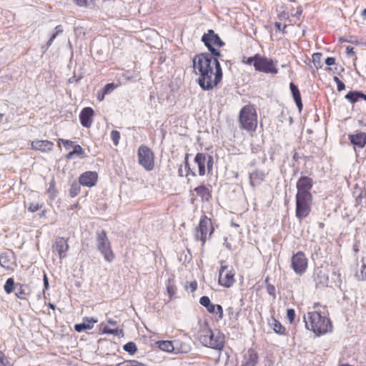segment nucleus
Here are the masks:
<instances>
[{
    "label": "nucleus",
    "instance_id": "obj_2",
    "mask_svg": "<svg viewBox=\"0 0 366 366\" xmlns=\"http://www.w3.org/2000/svg\"><path fill=\"white\" fill-rule=\"evenodd\" d=\"M303 319L305 327L317 336L323 335L332 330L327 307L319 302L314 303L312 310L308 311Z\"/></svg>",
    "mask_w": 366,
    "mask_h": 366
},
{
    "label": "nucleus",
    "instance_id": "obj_48",
    "mask_svg": "<svg viewBox=\"0 0 366 366\" xmlns=\"http://www.w3.org/2000/svg\"><path fill=\"white\" fill-rule=\"evenodd\" d=\"M333 80L336 83L337 89L339 92H341L345 89V84L337 76H334Z\"/></svg>",
    "mask_w": 366,
    "mask_h": 366
},
{
    "label": "nucleus",
    "instance_id": "obj_11",
    "mask_svg": "<svg viewBox=\"0 0 366 366\" xmlns=\"http://www.w3.org/2000/svg\"><path fill=\"white\" fill-rule=\"evenodd\" d=\"M307 267L308 260L303 252L299 251L292 255L291 258V267L297 274H303L306 272Z\"/></svg>",
    "mask_w": 366,
    "mask_h": 366
},
{
    "label": "nucleus",
    "instance_id": "obj_33",
    "mask_svg": "<svg viewBox=\"0 0 366 366\" xmlns=\"http://www.w3.org/2000/svg\"><path fill=\"white\" fill-rule=\"evenodd\" d=\"M322 54L320 52H317L312 54V62L317 69L322 68Z\"/></svg>",
    "mask_w": 366,
    "mask_h": 366
},
{
    "label": "nucleus",
    "instance_id": "obj_58",
    "mask_svg": "<svg viewBox=\"0 0 366 366\" xmlns=\"http://www.w3.org/2000/svg\"><path fill=\"white\" fill-rule=\"evenodd\" d=\"M108 323L111 325L116 326L117 325V322L115 320H113L112 319H109L107 320Z\"/></svg>",
    "mask_w": 366,
    "mask_h": 366
},
{
    "label": "nucleus",
    "instance_id": "obj_43",
    "mask_svg": "<svg viewBox=\"0 0 366 366\" xmlns=\"http://www.w3.org/2000/svg\"><path fill=\"white\" fill-rule=\"evenodd\" d=\"M184 164H185V168L187 169V175L190 174L193 177H195L197 175L196 172L191 169L189 163V154H187L184 157Z\"/></svg>",
    "mask_w": 366,
    "mask_h": 366
},
{
    "label": "nucleus",
    "instance_id": "obj_8",
    "mask_svg": "<svg viewBox=\"0 0 366 366\" xmlns=\"http://www.w3.org/2000/svg\"><path fill=\"white\" fill-rule=\"evenodd\" d=\"M138 163L146 170L152 171L155 166L154 153L147 145L142 144L137 150Z\"/></svg>",
    "mask_w": 366,
    "mask_h": 366
},
{
    "label": "nucleus",
    "instance_id": "obj_19",
    "mask_svg": "<svg viewBox=\"0 0 366 366\" xmlns=\"http://www.w3.org/2000/svg\"><path fill=\"white\" fill-rule=\"evenodd\" d=\"M31 148L35 151L48 153L54 148V143L49 140H34L31 142Z\"/></svg>",
    "mask_w": 366,
    "mask_h": 366
},
{
    "label": "nucleus",
    "instance_id": "obj_5",
    "mask_svg": "<svg viewBox=\"0 0 366 366\" xmlns=\"http://www.w3.org/2000/svg\"><path fill=\"white\" fill-rule=\"evenodd\" d=\"M199 340L203 345L217 350H222L224 345V336L219 332L214 334L207 325L199 330Z\"/></svg>",
    "mask_w": 366,
    "mask_h": 366
},
{
    "label": "nucleus",
    "instance_id": "obj_16",
    "mask_svg": "<svg viewBox=\"0 0 366 366\" xmlns=\"http://www.w3.org/2000/svg\"><path fill=\"white\" fill-rule=\"evenodd\" d=\"M174 353H187L191 350L190 340L185 336L174 340Z\"/></svg>",
    "mask_w": 366,
    "mask_h": 366
},
{
    "label": "nucleus",
    "instance_id": "obj_64",
    "mask_svg": "<svg viewBox=\"0 0 366 366\" xmlns=\"http://www.w3.org/2000/svg\"><path fill=\"white\" fill-rule=\"evenodd\" d=\"M3 117H4V114H0V122L2 120Z\"/></svg>",
    "mask_w": 366,
    "mask_h": 366
},
{
    "label": "nucleus",
    "instance_id": "obj_54",
    "mask_svg": "<svg viewBox=\"0 0 366 366\" xmlns=\"http://www.w3.org/2000/svg\"><path fill=\"white\" fill-rule=\"evenodd\" d=\"M325 64L328 66H332L335 64V59L334 57H327L325 59Z\"/></svg>",
    "mask_w": 366,
    "mask_h": 366
},
{
    "label": "nucleus",
    "instance_id": "obj_50",
    "mask_svg": "<svg viewBox=\"0 0 366 366\" xmlns=\"http://www.w3.org/2000/svg\"><path fill=\"white\" fill-rule=\"evenodd\" d=\"M187 289H189L190 292H193L197 289V281H192L188 284V286L186 287Z\"/></svg>",
    "mask_w": 366,
    "mask_h": 366
},
{
    "label": "nucleus",
    "instance_id": "obj_51",
    "mask_svg": "<svg viewBox=\"0 0 366 366\" xmlns=\"http://www.w3.org/2000/svg\"><path fill=\"white\" fill-rule=\"evenodd\" d=\"M267 292H268L270 295H272V296H273V297H274V296H275V287H274V285H270V284H268V285H267Z\"/></svg>",
    "mask_w": 366,
    "mask_h": 366
},
{
    "label": "nucleus",
    "instance_id": "obj_47",
    "mask_svg": "<svg viewBox=\"0 0 366 366\" xmlns=\"http://www.w3.org/2000/svg\"><path fill=\"white\" fill-rule=\"evenodd\" d=\"M60 143H62V144L66 149H69L70 147H73L74 144V142H73L71 140H69V139H59V140H58L59 146L60 145Z\"/></svg>",
    "mask_w": 366,
    "mask_h": 366
},
{
    "label": "nucleus",
    "instance_id": "obj_12",
    "mask_svg": "<svg viewBox=\"0 0 366 366\" xmlns=\"http://www.w3.org/2000/svg\"><path fill=\"white\" fill-rule=\"evenodd\" d=\"M194 163L198 168V174L204 176L206 174V167L209 172L212 169L213 158L205 153L199 152L194 157Z\"/></svg>",
    "mask_w": 366,
    "mask_h": 366
},
{
    "label": "nucleus",
    "instance_id": "obj_26",
    "mask_svg": "<svg viewBox=\"0 0 366 366\" xmlns=\"http://www.w3.org/2000/svg\"><path fill=\"white\" fill-rule=\"evenodd\" d=\"M97 322V320L94 318H84V322L81 324H76L74 329L76 332H81L84 330H91L93 328L94 323Z\"/></svg>",
    "mask_w": 366,
    "mask_h": 366
},
{
    "label": "nucleus",
    "instance_id": "obj_60",
    "mask_svg": "<svg viewBox=\"0 0 366 366\" xmlns=\"http://www.w3.org/2000/svg\"><path fill=\"white\" fill-rule=\"evenodd\" d=\"M46 212H47V210L46 209H44L41 211V212L39 214V217L41 218H43V217H46Z\"/></svg>",
    "mask_w": 366,
    "mask_h": 366
},
{
    "label": "nucleus",
    "instance_id": "obj_9",
    "mask_svg": "<svg viewBox=\"0 0 366 366\" xmlns=\"http://www.w3.org/2000/svg\"><path fill=\"white\" fill-rule=\"evenodd\" d=\"M295 216L299 221L307 218L312 212L313 197L295 196Z\"/></svg>",
    "mask_w": 366,
    "mask_h": 366
},
{
    "label": "nucleus",
    "instance_id": "obj_23",
    "mask_svg": "<svg viewBox=\"0 0 366 366\" xmlns=\"http://www.w3.org/2000/svg\"><path fill=\"white\" fill-rule=\"evenodd\" d=\"M55 247L58 252L59 258H64L66 257V253L69 247L68 244V240L65 239L64 237L57 238L55 242Z\"/></svg>",
    "mask_w": 366,
    "mask_h": 366
},
{
    "label": "nucleus",
    "instance_id": "obj_32",
    "mask_svg": "<svg viewBox=\"0 0 366 366\" xmlns=\"http://www.w3.org/2000/svg\"><path fill=\"white\" fill-rule=\"evenodd\" d=\"M102 333L122 336L124 335V331L122 329H112L108 325H104L102 329Z\"/></svg>",
    "mask_w": 366,
    "mask_h": 366
},
{
    "label": "nucleus",
    "instance_id": "obj_38",
    "mask_svg": "<svg viewBox=\"0 0 366 366\" xmlns=\"http://www.w3.org/2000/svg\"><path fill=\"white\" fill-rule=\"evenodd\" d=\"M14 280L13 278H9L4 285V290L7 294H11L14 291Z\"/></svg>",
    "mask_w": 366,
    "mask_h": 366
},
{
    "label": "nucleus",
    "instance_id": "obj_55",
    "mask_svg": "<svg viewBox=\"0 0 366 366\" xmlns=\"http://www.w3.org/2000/svg\"><path fill=\"white\" fill-rule=\"evenodd\" d=\"M74 1L79 6H86L88 5L87 0H74Z\"/></svg>",
    "mask_w": 366,
    "mask_h": 366
},
{
    "label": "nucleus",
    "instance_id": "obj_52",
    "mask_svg": "<svg viewBox=\"0 0 366 366\" xmlns=\"http://www.w3.org/2000/svg\"><path fill=\"white\" fill-rule=\"evenodd\" d=\"M274 26H275L277 31H281L283 34L286 33L285 29H286L287 25H285L283 26V28H282V25L280 22H275Z\"/></svg>",
    "mask_w": 366,
    "mask_h": 366
},
{
    "label": "nucleus",
    "instance_id": "obj_29",
    "mask_svg": "<svg viewBox=\"0 0 366 366\" xmlns=\"http://www.w3.org/2000/svg\"><path fill=\"white\" fill-rule=\"evenodd\" d=\"M72 147L73 150L69 152L65 157L66 159H71L75 155L80 158H85L86 157L84 149L79 144H74Z\"/></svg>",
    "mask_w": 366,
    "mask_h": 366
},
{
    "label": "nucleus",
    "instance_id": "obj_37",
    "mask_svg": "<svg viewBox=\"0 0 366 366\" xmlns=\"http://www.w3.org/2000/svg\"><path fill=\"white\" fill-rule=\"evenodd\" d=\"M116 366H144V364L137 360H124L118 363Z\"/></svg>",
    "mask_w": 366,
    "mask_h": 366
},
{
    "label": "nucleus",
    "instance_id": "obj_6",
    "mask_svg": "<svg viewBox=\"0 0 366 366\" xmlns=\"http://www.w3.org/2000/svg\"><path fill=\"white\" fill-rule=\"evenodd\" d=\"M214 228L212 219L206 215H202L198 225L194 230V239L202 242L204 247L207 239L214 233Z\"/></svg>",
    "mask_w": 366,
    "mask_h": 366
},
{
    "label": "nucleus",
    "instance_id": "obj_57",
    "mask_svg": "<svg viewBox=\"0 0 366 366\" xmlns=\"http://www.w3.org/2000/svg\"><path fill=\"white\" fill-rule=\"evenodd\" d=\"M105 94H104V92H102L101 94L99 93L98 95H97V99L99 101V102H102L104 99V97H105Z\"/></svg>",
    "mask_w": 366,
    "mask_h": 366
},
{
    "label": "nucleus",
    "instance_id": "obj_34",
    "mask_svg": "<svg viewBox=\"0 0 366 366\" xmlns=\"http://www.w3.org/2000/svg\"><path fill=\"white\" fill-rule=\"evenodd\" d=\"M80 186L77 183L74 182L71 184L69 189V195L71 197H75L80 193Z\"/></svg>",
    "mask_w": 366,
    "mask_h": 366
},
{
    "label": "nucleus",
    "instance_id": "obj_36",
    "mask_svg": "<svg viewBox=\"0 0 366 366\" xmlns=\"http://www.w3.org/2000/svg\"><path fill=\"white\" fill-rule=\"evenodd\" d=\"M124 350L129 352L130 355H134L137 350V347L134 342H129L124 345Z\"/></svg>",
    "mask_w": 366,
    "mask_h": 366
},
{
    "label": "nucleus",
    "instance_id": "obj_10",
    "mask_svg": "<svg viewBox=\"0 0 366 366\" xmlns=\"http://www.w3.org/2000/svg\"><path fill=\"white\" fill-rule=\"evenodd\" d=\"M235 282V271L233 267L222 264L219 269L218 282L219 285L229 288L233 286Z\"/></svg>",
    "mask_w": 366,
    "mask_h": 366
},
{
    "label": "nucleus",
    "instance_id": "obj_17",
    "mask_svg": "<svg viewBox=\"0 0 366 366\" xmlns=\"http://www.w3.org/2000/svg\"><path fill=\"white\" fill-rule=\"evenodd\" d=\"M98 181L97 172L87 171L82 173L79 177V182L81 185L92 187L96 185Z\"/></svg>",
    "mask_w": 366,
    "mask_h": 366
},
{
    "label": "nucleus",
    "instance_id": "obj_18",
    "mask_svg": "<svg viewBox=\"0 0 366 366\" xmlns=\"http://www.w3.org/2000/svg\"><path fill=\"white\" fill-rule=\"evenodd\" d=\"M15 264V257L13 252H6L0 254V265L6 270L13 271Z\"/></svg>",
    "mask_w": 366,
    "mask_h": 366
},
{
    "label": "nucleus",
    "instance_id": "obj_25",
    "mask_svg": "<svg viewBox=\"0 0 366 366\" xmlns=\"http://www.w3.org/2000/svg\"><path fill=\"white\" fill-rule=\"evenodd\" d=\"M290 89L291 90V93L294 99V101L295 102V104L299 111L301 112L303 107V104L302 102L300 92L298 87L293 82H291L290 84Z\"/></svg>",
    "mask_w": 366,
    "mask_h": 366
},
{
    "label": "nucleus",
    "instance_id": "obj_46",
    "mask_svg": "<svg viewBox=\"0 0 366 366\" xmlns=\"http://www.w3.org/2000/svg\"><path fill=\"white\" fill-rule=\"evenodd\" d=\"M41 207L42 204H40L38 202H31L29 204L28 211L34 213L40 209Z\"/></svg>",
    "mask_w": 366,
    "mask_h": 366
},
{
    "label": "nucleus",
    "instance_id": "obj_14",
    "mask_svg": "<svg viewBox=\"0 0 366 366\" xmlns=\"http://www.w3.org/2000/svg\"><path fill=\"white\" fill-rule=\"evenodd\" d=\"M201 305L207 309V311L212 315H216L217 320L223 318V308L220 305H215L211 302L210 299L207 296H202L199 299Z\"/></svg>",
    "mask_w": 366,
    "mask_h": 366
},
{
    "label": "nucleus",
    "instance_id": "obj_53",
    "mask_svg": "<svg viewBox=\"0 0 366 366\" xmlns=\"http://www.w3.org/2000/svg\"><path fill=\"white\" fill-rule=\"evenodd\" d=\"M346 54L349 56H354L355 55L354 48L350 46H346Z\"/></svg>",
    "mask_w": 366,
    "mask_h": 366
},
{
    "label": "nucleus",
    "instance_id": "obj_45",
    "mask_svg": "<svg viewBox=\"0 0 366 366\" xmlns=\"http://www.w3.org/2000/svg\"><path fill=\"white\" fill-rule=\"evenodd\" d=\"M117 87V84H115L114 83H109L104 86V87L102 89V92H104V94H108Z\"/></svg>",
    "mask_w": 366,
    "mask_h": 366
},
{
    "label": "nucleus",
    "instance_id": "obj_28",
    "mask_svg": "<svg viewBox=\"0 0 366 366\" xmlns=\"http://www.w3.org/2000/svg\"><path fill=\"white\" fill-rule=\"evenodd\" d=\"M269 325L270 327L274 330V332L280 335H287V330L285 327H284L281 322L275 319L274 317H272L271 320V322H269Z\"/></svg>",
    "mask_w": 366,
    "mask_h": 366
},
{
    "label": "nucleus",
    "instance_id": "obj_31",
    "mask_svg": "<svg viewBox=\"0 0 366 366\" xmlns=\"http://www.w3.org/2000/svg\"><path fill=\"white\" fill-rule=\"evenodd\" d=\"M177 287L173 279H169L167 282V292L169 299H172L177 292Z\"/></svg>",
    "mask_w": 366,
    "mask_h": 366
},
{
    "label": "nucleus",
    "instance_id": "obj_44",
    "mask_svg": "<svg viewBox=\"0 0 366 366\" xmlns=\"http://www.w3.org/2000/svg\"><path fill=\"white\" fill-rule=\"evenodd\" d=\"M111 139L115 146L118 145L120 139V133L117 130L111 132Z\"/></svg>",
    "mask_w": 366,
    "mask_h": 366
},
{
    "label": "nucleus",
    "instance_id": "obj_22",
    "mask_svg": "<svg viewBox=\"0 0 366 366\" xmlns=\"http://www.w3.org/2000/svg\"><path fill=\"white\" fill-rule=\"evenodd\" d=\"M264 172L256 169L249 175V184L252 187L259 185L265 179Z\"/></svg>",
    "mask_w": 366,
    "mask_h": 366
},
{
    "label": "nucleus",
    "instance_id": "obj_39",
    "mask_svg": "<svg viewBox=\"0 0 366 366\" xmlns=\"http://www.w3.org/2000/svg\"><path fill=\"white\" fill-rule=\"evenodd\" d=\"M345 98L350 101L351 103H355L360 99L359 92H348Z\"/></svg>",
    "mask_w": 366,
    "mask_h": 366
},
{
    "label": "nucleus",
    "instance_id": "obj_35",
    "mask_svg": "<svg viewBox=\"0 0 366 366\" xmlns=\"http://www.w3.org/2000/svg\"><path fill=\"white\" fill-rule=\"evenodd\" d=\"M360 273L362 280H366V256L361 259Z\"/></svg>",
    "mask_w": 366,
    "mask_h": 366
},
{
    "label": "nucleus",
    "instance_id": "obj_30",
    "mask_svg": "<svg viewBox=\"0 0 366 366\" xmlns=\"http://www.w3.org/2000/svg\"><path fill=\"white\" fill-rule=\"evenodd\" d=\"M174 340H160L156 342L158 347L164 352L174 353Z\"/></svg>",
    "mask_w": 366,
    "mask_h": 366
},
{
    "label": "nucleus",
    "instance_id": "obj_49",
    "mask_svg": "<svg viewBox=\"0 0 366 366\" xmlns=\"http://www.w3.org/2000/svg\"><path fill=\"white\" fill-rule=\"evenodd\" d=\"M47 192L50 194L51 197V196L54 197L56 195V191L55 189V182L54 181H52L50 183L49 188L48 189Z\"/></svg>",
    "mask_w": 366,
    "mask_h": 366
},
{
    "label": "nucleus",
    "instance_id": "obj_13",
    "mask_svg": "<svg viewBox=\"0 0 366 366\" xmlns=\"http://www.w3.org/2000/svg\"><path fill=\"white\" fill-rule=\"evenodd\" d=\"M313 187V179L307 176L300 177L296 183L297 193L298 197H313L311 189Z\"/></svg>",
    "mask_w": 366,
    "mask_h": 366
},
{
    "label": "nucleus",
    "instance_id": "obj_40",
    "mask_svg": "<svg viewBox=\"0 0 366 366\" xmlns=\"http://www.w3.org/2000/svg\"><path fill=\"white\" fill-rule=\"evenodd\" d=\"M0 366H14V364L10 362L9 358L0 350Z\"/></svg>",
    "mask_w": 366,
    "mask_h": 366
},
{
    "label": "nucleus",
    "instance_id": "obj_27",
    "mask_svg": "<svg viewBox=\"0 0 366 366\" xmlns=\"http://www.w3.org/2000/svg\"><path fill=\"white\" fill-rule=\"evenodd\" d=\"M30 295L29 287L26 285L16 284V292L15 295L20 300H26L27 297Z\"/></svg>",
    "mask_w": 366,
    "mask_h": 366
},
{
    "label": "nucleus",
    "instance_id": "obj_61",
    "mask_svg": "<svg viewBox=\"0 0 366 366\" xmlns=\"http://www.w3.org/2000/svg\"><path fill=\"white\" fill-rule=\"evenodd\" d=\"M359 97H360V99H364L365 101H366V94H365L362 92H359Z\"/></svg>",
    "mask_w": 366,
    "mask_h": 366
},
{
    "label": "nucleus",
    "instance_id": "obj_20",
    "mask_svg": "<svg viewBox=\"0 0 366 366\" xmlns=\"http://www.w3.org/2000/svg\"><path fill=\"white\" fill-rule=\"evenodd\" d=\"M94 112L91 107L84 108L79 114L80 122L86 128H89L93 122Z\"/></svg>",
    "mask_w": 366,
    "mask_h": 366
},
{
    "label": "nucleus",
    "instance_id": "obj_15",
    "mask_svg": "<svg viewBox=\"0 0 366 366\" xmlns=\"http://www.w3.org/2000/svg\"><path fill=\"white\" fill-rule=\"evenodd\" d=\"M193 192L202 202H209L212 197V186L210 184L202 183L196 187Z\"/></svg>",
    "mask_w": 366,
    "mask_h": 366
},
{
    "label": "nucleus",
    "instance_id": "obj_42",
    "mask_svg": "<svg viewBox=\"0 0 366 366\" xmlns=\"http://www.w3.org/2000/svg\"><path fill=\"white\" fill-rule=\"evenodd\" d=\"M56 32L52 34L49 40L47 41V46H49L53 43L54 40L56 39V37L63 32L62 26L61 25H58L55 27Z\"/></svg>",
    "mask_w": 366,
    "mask_h": 366
},
{
    "label": "nucleus",
    "instance_id": "obj_24",
    "mask_svg": "<svg viewBox=\"0 0 366 366\" xmlns=\"http://www.w3.org/2000/svg\"><path fill=\"white\" fill-rule=\"evenodd\" d=\"M257 361V353L254 350L249 349L244 356L242 366H255Z\"/></svg>",
    "mask_w": 366,
    "mask_h": 366
},
{
    "label": "nucleus",
    "instance_id": "obj_7",
    "mask_svg": "<svg viewBox=\"0 0 366 366\" xmlns=\"http://www.w3.org/2000/svg\"><path fill=\"white\" fill-rule=\"evenodd\" d=\"M97 247L107 262H112L114 260L115 254L105 230L97 233Z\"/></svg>",
    "mask_w": 366,
    "mask_h": 366
},
{
    "label": "nucleus",
    "instance_id": "obj_62",
    "mask_svg": "<svg viewBox=\"0 0 366 366\" xmlns=\"http://www.w3.org/2000/svg\"><path fill=\"white\" fill-rule=\"evenodd\" d=\"M362 17L366 20V9H363L361 13Z\"/></svg>",
    "mask_w": 366,
    "mask_h": 366
},
{
    "label": "nucleus",
    "instance_id": "obj_63",
    "mask_svg": "<svg viewBox=\"0 0 366 366\" xmlns=\"http://www.w3.org/2000/svg\"><path fill=\"white\" fill-rule=\"evenodd\" d=\"M49 307L50 308H51L52 310H54L55 309V306L53 305V304H49Z\"/></svg>",
    "mask_w": 366,
    "mask_h": 366
},
{
    "label": "nucleus",
    "instance_id": "obj_56",
    "mask_svg": "<svg viewBox=\"0 0 366 366\" xmlns=\"http://www.w3.org/2000/svg\"><path fill=\"white\" fill-rule=\"evenodd\" d=\"M44 290H48L49 280H48V277L46 274H44Z\"/></svg>",
    "mask_w": 366,
    "mask_h": 366
},
{
    "label": "nucleus",
    "instance_id": "obj_59",
    "mask_svg": "<svg viewBox=\"0 0 366 366\" xmlns=\"http://www.w3.org/2000/svg\"><path fill=\"white\" fill-rule=\"evenodd\" d=\"M79 202H76V203H75V204H71V205L70 206V209H72V210H73V209H77V208L79 207Z\"/></svg>",
    "mask_w": 366,
    "mask_h": 366
},
{
    "label": "nucleus",
    "instance_id": "obj_21",
    "mask_svg": "<svg viewBox=\"0 0 366 366\" xmlns=\"http://www.w3.org/2000/svg\"><path fill=\"white\" fill-rule=\"evenodd\" d=\"M348 139L353 145L360 148H363L366 144V133L362 132L349 134Z\"/></svg>",
    "mask_w": 366,
    "mask_h": 366
},
{
    "label": "nucleus",
    "instance_id": "obj_41",
    "mask_svg": "<svg viewBox=\"0 0 366 366\" xmlns=\"http://www.w3.org/2000/svg\"><path fill=\"white\" fill-rule=\"evenodd\" d=\"M295 317L296 313L294 309L290 308L287 310L286 318L290 324L293 325L295 323Z\"/></svg>",
    "mask_w": 366,
    "mask_h": 366
},
{
    "label": "nucleus",
    "instance_id": "obj_4",
    "mask_svg": "<svg viewBox=\"0 0 366 366\" xmlns=\"http://www.w3.org/2000/svg\"><path fill=\"white\" fill-rule=\"evenodd\" d=\"M242 62L249 66L253 65L255 71L259 72L270 74H277L278 73L277 61L259 54H256L250 57H244Z\"/></svg>",
    "mask_w": 366,
    "mask_h": 366
},
{
    "label": "nucleus",
    "instance_id": "obj_1",
    "mask_svg": "<svg viewBox=\"0 0 366 366\" xmlns=\"http://www.w3.org/2000/svg\"><path fill=\"white\" fill-rule=\"evenodd\" d=\"M202 41L215 57L207 53L196 54L192 59V67L194 74L198 76L199 86L203 90L209 91L216 88L222 79V69L216 57L221 56L218 49L224 44L212 29L202 36Z\"/></svg>",
    "mask_w": 366,
    "mask_h": 366
},
{
    "label": "nucleus",
    "instance_id": "obj_3",
    "mask_svg": "<svg viewBox=\"0 0 366 366\" xmlns=\"http://www.w3.org/2000/svg\"><path fill=\"white\" fill-rule=\"evenodd\" d=\"M239 127L253 136L258 127V114L254 104L243 106L238 114Z\"/></svg>",
    "mask_w": 366,
    "mask_h": 366
}]
</instances>
